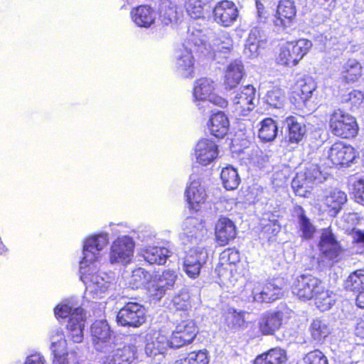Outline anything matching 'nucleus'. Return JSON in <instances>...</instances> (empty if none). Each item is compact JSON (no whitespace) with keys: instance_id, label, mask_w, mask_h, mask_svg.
I'll use <instances>...</instances> for the list:
<instances>
[{"instance_id":"1","label":"nucleus","mask_w":364,"mask_h":364,"mask_svg":"<svg viewBox=\"0 0 364 364\" xmlns=\"http://www.w3.org/2000/svg\"><path fill=\"white\" fill-rule=\"evenodd\" d=\"M108 242V236L105 233L90 236L84 242L83 257L80 263V278L85 285V293L93 299L104 297L114 287V277L100 272L97 267L100 252Z\"/></svg>"},{"instance_id":"2","label":"nucleus","mask_w":364,"mask_h":364,"mask_svg":"<svg viewBox=\"0 0 364 364\" xmlns=\"http://www.w3.org/2000/svg\"><path fill=\"white\" fill-rule=\"evenodd\" d=\"M57 317L65 318L70 316L67 328L70 336L75 343H80L83 339V328L85 315L82 309L73 299L63 301L55 309Z\"/></svg>"},{"instance_id":"3","label":"nucleus","mask_w":364,"mask_h":364,"mask_svg":"<svg viewBox=\"0 0 364 364\" xmlns=\"http://www.w3.org/2000/svg\"><path fill=\"white\" fill-rule=\"evenodd\" d=\"M284 287L277 281L260 282H248L244 289L245 296L249 301L270 303L280 299L284 295Z\"/></svg>"},{"instance_id":"4","label":"nucleus","mask_w":364,"mask_h":364,"mask_svg":"<svg viewBox=\"0 0 364 364\" xmlns=\"http://www.w3.org/2000/svg\"><path fill=\"white\" fill-rule=\"evenodd\" d=\"M325 179L319 167L316 164H308L299 171L294 178L291 186L296 195L306 196L311 189Z\"/></svg>"},{"instance_id":"5","label":"nucleus","mask_w":364,"mask_h":364,"mask_svg":"<svg viewBox=\"0 0 364 364\" xmlns=\"http://www.w3.org/2000/svg\"><path fill=\"white\" fill-rule=\"evenodd\" d=\"M329 127L334 135L346 139L355 136L358 132L355 117L340 109L331 114Z\"/></svg>"},{"instance_id":"6","label":"nucleus","mask_w":364,"mask_h":364,"mask_svg":"<svg viewBox=\"0 0 364 364\" xmlns=\"http://www.w3.org/2000/svg\"><path fill=\"white\" fill-rule=\"evenodd\" d=\"M311 47V41L307 39L288 42L281 47L277 61L281 65L294 66L304 58Z\"/></svg>"},{"instance_id":"7","label":"nucleus","mask_w":364,"mask_h":364,"mask_svg":"<svg viewBox=\"0 0 364 364\" xmlns=\"http://www.w3.org/2000/svg\"><path fill=\"white\" fill-rule=\"evenodd\" d=\"M240 262V254L235 249L228 248L220 255L219 264L216 268L218 276L223 282H229L232 284L237 281L239 275H235V266Z\"/></svg>"},{"instance_id":"8","label":"nucleus","mask_w":364,"mask_h":364,"mask_svg":"<svg viewBox=\"0 0 364 364\" xmlns=\"http://www.w3.org/2000/svg\"><path fill=\"white\" fill-rule=\"evenodd\" d=\"M322 282L320 279L311 274H301L294 281L292 293L299 299L309 301L315 296L316 292L321 290Z\"/></svg>"},{"instance_id":"9","label":"nucleus","mask_w":364,"mask_h":364,"mask_svg":"<svg viewBox=\"0 0 364 364\" xmlns=\"http://www.w3.org/2000/svg\"><path fill=\"white\" fill-rule=\"evenodd\" d=\"M256 90L252 85L241 87L232 98L235 112L247 116L256 106Z\"/></svg>"},{"instance_id":"10","label":"nucleus","mask_w":364,"mask_h":364,"mask_svg":"<svg viewBox=\"0 0 364 364\" xmlns=\"http://www.w3.org/2000/svg\"><path fill=\"white\" fill-rule=\"evenodd\" d=\"M144 307L136 302H128L122 308L117 316V323L122 326L136 328L146 320Z\"/></svg>"},{"instance_id":"11","label":"nucleus","mask_w":364,"mask_h":364,"mask_svg":"<svg viewBox=\"0 0 364 364\" xmlns=\"http://www.w3.org/2000/svg\"><path fill=\"white\" fill-rule=\"evenodd\" d=\"M198 333V328L192 319L181 321L173 331L171 337V348H179L191 343Z\"/></svg>"},{"instance_id":"12","label":"nucleus","mask_w":364,"mask_h":364,"mask_svg":"<svg viewBox=\"0 0 364 364\" xmlns=\"http://www.w3.org/2000/svg\"><path fill=\"white\" fill-rule=\"evenodd\" d=\"M178 279V272L173 269H166L155 275L146 287V289L151 296L160 299L166 291L172 289Z\"/></svg>"},{"instance_id":"13","label":"nucleus","mask_w":364,"mask_h":364,"mask_svg":"<svg viewBox=\"0 0 364 364\" xmlns=\"http://www.w3.org/2000/svg\"><path fill=\"white\" fill-rule=\"evenodd\" d=\"M134 243L129 236H122L116 239L109 253L110 262L127 264L130 262L133 257Z\"/></svg>"},{"instance_id":"14","label":"nucleus","mask_w":364,"mask_h":364,"mask_svg":"<svg viewBox=\"0 0 364 364\" xmlns=\"http://www.w3.org/2000/svg\"><path fill=\"white\" fill-rule=\"evenodd\" d=\"M324 156L333 165L349 166L356 158V152L350 145L339 141L326 150Z\"/></svg>"},{"instance_id":"15","label":"nucleus","mask_w":364,"mask_h":364,"mask_svg":"<svg viewBox=\"0 0 364 364\" xmlns=\"http://www.w3.org/2000/svg\"><path fill=\"white\" fill-rule=\"evenodd\" d=\"M207 250L200 247L191 249L186 254L183 261V270L192 279L198 277L201 267L206 263Z\"/></svg>"},{"instance_id":"16","label":"nucleus","mask_w":364,"mask_h":364,"mask_svg":"<svg viewBox=\"0 0 364 364\" xmlns=\"http://www.w3.org/2000/svg\"><path fill=\"white\" fill-rule=\"evenodd\" d=\"M218 146L212 139L203 138L195 145L193 158L200 165L207 166L211 164L218 158Z\"/></svg>"},{"instance_id":"17","label":"nucleus","mask_w":364,"mask_h":364,"mask_svg":"<svg viewBox=\"0 0 364 364\" xmlns=\"http://www.w3.org/2000/svg\"><path fill=\"white\" fill-rule=\"evenodd\" d=\"M185 196L190 208L198 210L201 205L207 199V193L204 186L202 185L198 176L192 174L190 182L186 187Z\"/></svg>"},{"instance_id":"18","label":"nucleus","mask_w":364,"mask_h":364,"mask_svg":"<svg viewBox=\"0 0 364 364\" xmlns=\"http://www.w3.org/2000/svg\"><path fill=\"white\" fill-rule=\"evenodd\" d=\"M90 332L93 345L97 350L105 352L111 348V331L106 321H96L92 325Z\"/></svg>"},{"instance_id":"19","label":"nucleus","mask_w":364,"mask_h":364,"mask_svg":"<svg viewBox=\"0 0 364 364\" xmlns=\"http://www.w3.org/2000/svg\"><path fill=\"white\" fill-rule=\"evenodd\" d=\"M50 349L54 355V364H68L66 358L67 342L64 333L60 328L53 329L50 332Z\"/></svg>"},{"instance_id":"20","label":"nucleus","mask_w":364,"mask_h":364,"mask_svg":"<svg viewBox=\"0 0 364 364\" xmlns=\"http://www.w3.org/2000/svg\"><path fill=\"white\" fill-rule=\"evenodd\" d=\"M159 15L163 25L173 26L182 19L183 11L174 1L161 0L159 8Z\"/></svg>"},{"instance_id":"21","label":"nucleus","mask_w":364,"mask_h":364,"mask_svg":"<svg viewBox=\"0 0 364 364\" xmlns=\"http://www.w3.org/2000/svg\"><path fill=\"white\" fill-rule=\"evenodd\" d=\"M215 21L223 26H231L238 17V10L232 1H223L219 2L214 9Z\"/></svg>"},{"instance_id":"22","label":"nucleus","mask_w":364,"mask_h":364,"mask_svg":"<svg viewBox=\"0 0 364 364\" xmlns=\"http://www.w3.org/2000/svg\"><path fill=\"white\" fill-rule=\"evenodd\" d=\"M206 234V230L201 220L197 218H187L182 224L181 237L186 242H193L201 240Z\"/></svg>"},{"instance_id":"23","label":"nucleus","mask_w":364,"mask_h":364,"mask_svg":"<svg viewBox=\"0 0 364 364\" xmlns=\"http://www.w3.org/2000/svg\"><path fill=\"white\" fill-rule=\"evenodd\" d=\"M296 14V9L293 1L281 0L274 15V24L280 28L288 27L293 23Z\"/></svg>"},{"instance_id":"24","label":"nucleus","mask_w":364,"mask_h":364,"mask_svg":"<svg viewBox=\"0 0 364 364\" xmlns=\"http://www.w3.org/2000/svg\"><path fill=\"white\" fill-rule=\"evenodd\" d=\"M215 88V82L209 78L203 77L195 82L193 92V101L199 109L202 105H208L207 100L213 94Z\"/></svg>"},{"instance_id":"25","label":"nucleus","mask_w":364,"mask_h":364,"mask_svg":"<svg viewBox=\"0 0 364 364\" xmlns=\"http://www.w3.org/2000/svg\"><path fill=\"white\" fill-rule=\"evenodd\" d=\"M215 237L220 246L227 245L233 240L237 234L236 228L232 220L225 217H221L215 225Z\"/></svg>"},{"instance_id":"26","label":"nucleus","mask_w":364,"mask_h":364,"mask_svg":"<svg viewBox=\"0 0 364 364\" xmlns=\"http://www.w3.org/2000/svg\"><path fill=\"white\" fill-rule=\"evenodd\" d=\"M136 348L124 346L122 348L112 350L102 358V364H131L135 359Z\"/></svg>"},{"instance_id":"27","label":"nucleus","mask_w":364,"mask_h":364,"mask_svg":"<svg viewBox=\"0 0 364 364\" xmlns=\"http://www.w3.org/2000/svg\"><path fill=\"white\" fill-rule=\"evenodd\" d=\"M346 201V193L336 188L327 192L321 199V203L327 208L331 216H335Z\"/></svg>"},{"instance_id":"28","label":"nucleus","mask_w":364,"mask_h":364,"mask_svg":"<svg viewBox=\"0 0 364 364\" xmlns=\"http://www.w3.org/2000/svg\"><path fill=\"white\" fill-rule=\"evenodd\" d=\"M320 251L327 258H336L340 251V245L329 229H323L319 242Z\"/></svg>"},{"instance_id":"29","label":"nucleus","mask_w":364,"mask_h":364,"mask_svg":"<svg viewBox=\"0 0 364 364\" xmlns=\"http://www.w3.org/2000/svg\"><path fill=\"white\" fill-rule=\"evenodd\" d=\"M284 314L281 311L267 312L259 321V330L264 335H272L282 326Z\"/></svg>"},{"instance_id":"30","label":"nucleus","mask_w":364,"mask_h":364,"mask_svg":"<svg viewBox=\"0 0 364 364\" xmlns=\"http://www.w3.org/2000/svg\"><path fill=\"white\" fill-rule=\"evenodd\" d=\"M132 21L140 27L149 28L155 21V11L149 6L141 5L131 11Z\"/></svg>"},{"instance_id":"31","label":"nucleus","mask_w":364,"mask_h":364,"mask_svg":"<svg viewBox=\"0 0 364 364\" xmlns=\"http://www.w3.org/2000/svg\"><path fill=\"white\" fill-rule=\"evenodd\" d=\"M244 74V68L241 61L235 60L227 67L224 85L225 90H232L240 82Z\"/></svg>"},{"instance_id":"32","label":"nucleus","mask_w":364,"mask_h":364,"mask_svg":"<svg viewBox=\"0 0 364 364\" xmlns=\"http://www.w3.org/2000/svg\"><path fill=\"white\" fill-rule=\"evenodd\" d=\"M176 71L183 77H193L194 60L191 50L183 48L176 57Z\"/></svg>"},{"instance_id":"33","label":"nucleus","mask_w":364,"mask_h":364,"mask_svg":"<svg viewBox=\"0 0 364 364\" xmlns=\"http://www.w3.org/2000/svg\"><path fill=\"white\" fill-rule=\"evenodd\" d=\"M171 348V341L166 336L157 333L151 338L148 339L145 347V352L149 357H154L164 354Z\"/></svg>"},{"instance_id":"34","label":"nucleus","mask_w":364,"mask_h":364,"mask_svg":"<svg viewBox=\"0 0 364 364\" xmlns=\"http://www.w3.org/2000/svg\"><path fill=\"white\" fill-rule=\"evenodd\" d=\"M210 133L218 138H223L228 133L230 122L227 116L222 112L213 114L208 124Z\"/></svg>"},{"instance_id":"35","label":"nucleus","mask_w":364,"mask_h":364,"mask_svg":"<svg viewBox=\"0 0 364 364\" xmlns=\"http://www.w3.org/2000/svg\"><path fill=\"white\" fill-rule=\"evenodd\" d=\"M208 50L216 53H228L232 48V41L227 32L221 31L209 38Z\"/></svg>"},{"instance_id":"36","label":"nucleus","mask_w":364,"mask_h":364,"mask_svg":"<svg viewBox=\"0 0 364 364\" xmlns=\"http://www.w3.org/2000/svg\"><path fill=\"white\" fill-rule=\"evenodd\" d=\"M362 76V66L354 59L348 60L343 66L341 80L346 83L358 81Z\"/></svg>"},{"instance_id":"37","label":"nucleus","mask_w":364,"mask_h":364,"mask_svg":"<svg viewBox=\"0 0 364 364\" xmlns=\"http://www.w3.org/2000/svg\"><path fill=\"white\" fill-rule=\"evenodd\" d=\"M169 250L164 247H149L144 250L143 257L150 264H164L171 256Z\"/></svg>"},{"instance_id":"38","label":"nucleus","mask_w":364,"mask_h":364,"mask_svg":"<svg viewBox=\"0 0 364 364\" xmlns=\"http://www.w3.org/2000/svg\"><path fill=\"white\" fill-rule=\"evenodd\" d=\"M288 129L287 138L289 142L298 144L303 139L306 132V126L299 122L295 117L289 116L286 119Z\"/></svg>"},{"instance_id":"39","label":"nucleus","mask_w":364,"mask_h":364,"mask_svg":"<svg viewBox=\"0 0 364 364\" xmlns=\"http://www.w3.org/2000/svg\"><path fill=\"white\" fill-rule=\"evenodd\" d=\"M309 331L313 340L318 343H322L331 333V328L327 322L319 318L312 321Z\"/></svg>"},{"instance_id":"40","label":"nucleus","mask_w":364,"mask_h":364,"mask_svg":"<svg viewBox=\"0 0 364 364\" xmlns=\"http://www.w3.org/2000/svg\"><path fill=\"white\" fill-rule=\"evenodd\" d=\"M287 359L286 353L281 348H272L268 352L258 355L254 364H282Z\"/></svg>"},{"instance_id":"41","label":"nucleus","mask_w":364,"mask_h":364,"mask_svg":"<svg viewBox=\"0 0 364 364\" xmlns=\"http://www.w3.org/2000/svg\"><path fill=\"white\" fill-rule=\"evenodd\" d=\"M297 215L299 230L301 236L304 239H311L315 233L316 228L311 220L305 215L301 207H296L294 210Z\"/></svg>"},{"instance_id":"42","label":"nucleus","mask_w":364,"mask_h":364,"mask_svg":"<svg viewBox=\"0 0 364 364\" xmlns=\"http://www.w3.org/2000/svg\"><path fill=\"white\" fill-rule=\"evenodd\" d=\"M313 299L315 301L316 306L321 311H325L329 310L334 305L336 302V294L331 291L326 289L322 284L321 290L316 292Z\"/></svg>"},{"instance_id":"43","label":"nucleus","mask_w":364,"mask_h":364,"mask_svg":"<svg viewBox=\"0 0 364 364\" xmlns=\"http://www.w3.org/2000/svg\"><path fill=\"white\" fill-rule=\"evenodd\" d=\"M220 178L227 190L235 189L240 182L237 170L230 166L223 168Z\"/></svg>"},{"instance_id":"44","label":"nucleus","mask_w":364,"mask_h":364,"mask_svg":"<svg viewBox=\"0 0 364 364\" xmlns=\"http://www.w3.org/2000/svg\"><path fill=\"white\" fill-rule=\"evenodd\" d=\"M258 136L264 141H270L275 139L277 134V125L272 118H266L261 122Z\"/></svg>"},{"instance_id":"45","label":"nucleus","mask_w":364,"mask_h":364,"mask_svg":"<svg viewBox=\"0 0 364 364\" xmlns=\"http://www.w3.org/2000/svg\"><path fill=\"white\" fill-rule=\"evenodd\" d=\"M188 43L189 45L198 47L201 53H203L204 50H208L205 34L200 29H196L193 27L189 28Z\"/></svg>"},{"instance_id":"46","label":"nucleus","mask_w":364,"mask_h":364,"mask_svg":"<svg viewBox=\"0 0 364 364\" xmlns=\"http://www.w3.org/2000/svg\"><path fill=\"white\" fill-rule=\"evenodd\" d=\"M150 274L143 268H137L133 270L129 279V286L132 289H139L146 285L151 282Z\"/></svg>"},{"instance_id":"47","label":"nucleus","mask_w":364,"mask_h":364,"mask_svg":"<svg viewBox=\"0 0 364 364\" xmlns=\"http://www.w3.org/2000/svg\"><path fill=\"white\" fill-rule=\"evenodd\" d=\"M286 101L284 92L280 88H274L267 92L265 102L267 105L277 109L283 107Z\"/></svg>"},{"instance_id":"48","label":"nucleus","mask_w":364,"mask_h":364,"mask_svg":"<svg viewBox=\"0 0 364 364\" xmlns=\"http://www.w3.org/2000/svg\"><path fill=\"white\" fill-rule=\"evenodd\" d=\"M346 287L358 292L364 291V269L351 274L346 282Z\"/></svg>"},{"instance_id":"49","label":"nucleus","mask_w":364,"mask_h":364,"mask_svg":"<svg viewBox=\"0 0 364 364\" xmlns=\"http://www.w3.org/2000/svg\"><path fill=\"white\" fill-rule=\"evenodd\" d=\"M185 7L188 14L193 18L203 16V2L202 0H186Z\"/></svg>"},{"instance_id":"50","label":"nucleus","mask_w":364,"mask_h":364,"mask_svg":"<svg viewBox=\"0 0 364 364\" xmlns=\"http://www.w3.org/2000/svg\"><path fill=\"white\" fill-rule=\"evenodd\" d=\"M225 321L230 328H236L243 325L244 316L241 312L229 310L225 315Z\"/></svg>"},{"instance_id":"51","label":"nucleus","mask_w":364,"mask_h":364,"mask_svg":"<svg viewBox=\"0 0 364 364\" xmlns=\"http://www.w3.org/2000/svg\"><path fill=\"white\" fill-rule=\"evenodd\" d=\"M300 87L301 99L306 101L311 97L313 92L316 88V85L313 79L308 78L301 81Z\"/></svg>"},{"instance_id":"52","label":"nucleus","mask_w":364,"mask_h":364,"mask_svg":"<svg viewBox=\"0 0 364 364\" xmlns=\"http://www.w3.org/2000/svg\"><path fill=\"white\" fill-rule=\"evenodd\" d=\"M171 304L173 309L177 311H186L191 307L189 301V295L187 293H181L175 296L172 301Z\"/></svg>"},{"instance_id":"53","label":"nucleus","mask_w":364,"mask_h":364,"mask_svg":"<svg viewBox=\"0 0 364 364\" xmlns=\"http://www.w3.org/2000/svg\"><path fill=\"white\" fill-rule=\"evenodd\" d=\"M304 360L306 364H328L326 355L318 350L307 353Z\"/></svg>"},{"instance_id":"54","label":"nucleus","mask_w":364,"mask_h":364,"mask_svg":"<svg viewBox=\"0 0 364 364\" xmlns=\"http://www.w3.org/2000/svg\"><path fill=\"white\" fill-rule=\"evenodd\" d=\"M188 354L191 364H208L209 363L206 350L193 351Z\"/></svg>"},{"instance_id":"55","label":"nucleus","mask_w":364,"mask_h":364,"mask_svg":"<svg viewBox=\"0 0 364 364\" xmlns=\"http://www.w3.org/2000/svg\"><path fill=\"white\" fill-rule=\"evenodd\" d=\"M207 100L208 105H202L201 107H200V109H205L207 107L209 106L210 103H212L223 108L227 107L228 104V101L225 99L223 98L220 96L215 95L213 93L210 96V97Z\"/></svg>"},{"instance_id":"56","label":"nucleus","mask_w":364,"mask_h":364,"mask_svg":"<svg viewBox=\"0 0 364 364\" xmlns=\"http://www.w3.org/2000/svg\"><path fill=\"white\" fill-rule=\"evenodd\" d=\"M354 195L356 199L364 202V180H359L354 184Z\"/></svg>"},{"instance_id":"57","label":"nucleus","mask_w":364,"mask_h":364,"mask_svg":"<svg viewBox=\"0 0 364 364\" xmlns=\"http://www.w3.org/2000/svg\"><path fill=\"white\" fill-rule=\"evenodd\" d=\"M259 45L255 43L246 42L244 52L249 57L257 56L259 53Z\"/></svg>"},{"instance_id":"58","label":"nucleus","mask_w":364,"mask_h":364,"mask_svg":"<svg viewBox=\"0 0 364 364\" xmlns=\"http://www.w3.org/2000/svg\"><path fill=\"white\" fill-rule=\"evenodd\" d=\"M24 364H45V360L41 354L34 353L26 358Z\"/></svg>"},{"instance_id":"59","label":"nucleus","mask_w":364,"mask_h":364,"mask_svg":"<svg viewBox=\"0 0 364 364\" xmlns=\"http://www.w3.org/2000/svg\"><path fill=\"white\" fill-rule=\"evenodd\" d=\"M259 31L257 28H254V29L251 30L246 42L255 43V44H259Z\"/></svg>"},{"instance_id":"60","label":"nucleus","mask_w":364,"mask_h":364,"mask_svg":"<svg viewBox=\"0 0 364 364\" xmlns=\"http://www.w3.org/2000/svg\"><path fill=\"white\" fill-rule=\"evenodd\" d=\"M355 333L357 336L364 338V319L358 321L355 327Z\"/></svg>"},{"instance_id":"61","label":"nucleus","mask_w":364,"mask_h":364,"mask_svg":"<svg viewBox=\"0 0 364 364\" xmlns=\"http://www.w3.org/2000/svg\"><path fill=\"white\" fill-rule=\"evenodd\" d=\"M256 6L257 9V16L259 21H264L267 18L266 13L264 11V6L262 3L256 1Z\"/></svg>"},{"instance_id":"62","label":"nucleus","mask_w":364,"mask_h":364,"mask_svg":"<svg viewBox=\"0 0 364 364\" xmlns=\"http://www.w3.org/2000/svg\"><path fill=\"white\" fill-rule=\"evenodd\" d=\"M352 236L356 242L364 243V232L359 230H353Z\"/></svg>"},{"instance_id":"63","label":"nucleus","mask_w":364,"mask_h":364,"mask_svg":"<svg viewBox=\"0 0 364 364\" xmlns=\"http://www.w3.org/2000/svg\"><path fill=\"white\" fill-rule=\"evenodd\" d=\"M285 182V176L282 173H277L273 176V183L276 186L282 185Z\"/></svg>"},{"instance_id":"64","label":"nucleus","mask_w":364,"mask_h":364,"mask_svg":"<svg viewBox=\"0 0 364 364\" xmlns=\"http://www.w3.org/2000/svg\"><path fill=\"white\" fill-rule=\"evenodd\" d=\"M357 306L360 309H364V291H358V294L356 298Z\"/></svg>"}]
</instances>
